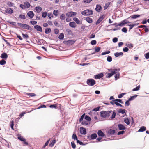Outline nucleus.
<instances>
[{"mask_svg":"<svg viewBox=\"0 0 149 149\" xmlns=\"http://www.w3.org/2000/svg\"><path fill=\"white\" fill-rule=\"evenodd\" d=\"M113 111H102L100 112L101 116L104 118H108L110 116V113L112 112Z\"/></svg>","mask_w":149,"mask_h":149,"instance_id":"obj_1","label":"nucleus"},{"mask_svg":"<svg viewBox=\"0 0 149 149\" xmlns=\"http://www.w3.org/2000/svg\"><path fill=\"white\" fill-rule=\"evenodd\" d=\"M18 26L21 28H22L24 29H27L31 31L32 30V28L29 25L25 24L18 23H17Z\"/></svg>","mask_w":149,"mask_h":149,"instance_id":"obj_2","label":"nucleus"},{"mask_svg":"<svg viewBox=\"0 0 149 149\" xmlns=\"http://www.w3.org/2000/svg\"><path fill=\"white\" fill-rule=\"evenodd\" d=\"M109 71L111 73H108L106 75V77L108 78H110L113 75L116 74V72L118 71L117 69H110L109 70Z\"/></svg>","mask_w":149,"mask_h":149,"instance_id":"obj_3","label":"nucleus"},{"mask_svg":"<svg viewBox=\"0 0 149 149\" xmlns=\"http://www.w3.org/2000/svg\"><path fill=\"white\" fill-rule=\"evenodd\" d=\"M24 4H21L20 5V7L22 9L28 8L31 6L30 4L27 1L24 2Z\"/></svg>","mask_w":149,"mask_h":149,"instance_id":"obj_4","label":"nucleus"},{"mask_svg":"<svg viewBox=\"0 0 149 149\" xmlns=\"http://www.w3.org/2000/svg\"><path fill=\"white\" fill-rule=\"evenodd\" d=\"M81 14L84 15H91L93 14V11L91 10H86L81 12Z\"/></svg>","mask_w":149,"mask_h":149,"instance_id":"obj_5","label":"nucleus"},{"mask_svg":"<svg viewBox=\"0 0 149 149\" xmlns=\"http://www.w3.org/2000/svg\"><path fill=\"white\" fill-rule=\"evenodd\" d=\"M86 82L88 85L90 86H93L96 83L95 81L92 79H88L87 80Z\"/></svg>","mask_w":149,"mask_h":149,"instance_id":"obj_6","label":"nucleus"},{"mask_svg":"<svg viewBox=\"0 0 149 149\" xmlns=\"http://www.w3.org/2000/svg\"><path fill=\"white\" fill-rule=\"evenodd\" d=\"M77 13L75 12L72 11H70L68 12L66 14V16L68 17H71L76 16Z\"/></svg>","mask_w":149,"mask_h":149,"instance_id":"obj_7","label":"nucleus"},{"mask_svg":"<svg viewBox=\"0 0 149 149\" xmlns=\"http://www.w3.org/2000/svg\"><path fill=\"white\" fill-rule=\"evenodd\" d=\"M104 15H103L100 16L96 23V24L97 25L99 24L104 18Z\"/></svg>","mask_w":149,"mask_h":149,"instance_id":"obj_8","label":"nucleus"},{"mask_svg":"<svg viewBox=\"0 0 149 149\" xmlns=\"http://www.w3.org/2000/svg\"><path fill=\"white\" fill-rule=\"evenodd\" d=\"M27 15L31 19L34 16V13L31 11L28 12L27 13Z\"/></svg>","mask_w":149,"mask_h":149,"instance_id":"obj_9","label":"nucleus"},{"mask_svg":"<svg viewBox=\"0 0 149 149\" xmlns=\"http://www.w3.org/2000/svg\"><path fill=\"white\" fill-rule=\"evenodd\" d=\"M80 133L82 134L85 135L86 134V129L81 127L80 128Z\"/></svg>","mask_w":149,"mask_h":149,"instance_id":"obj_10","label":"nucleus"},{"mask_svg":"<svg viewBox=\"0 0 149 149\" xmlns=\"http://www.w3.org/2000/svg\"><path fill=\"white\" fill-rule=\"evenodd\" d=\"M34 28L37 31L42 32V29L41 27L38 25H36L34 26Z\"/></svg>","mask_w":149,"mask_h":149,"instance_id":"obj_11","label":"nucleus"},{"mask_svg":"<svg viewBox=\"0 0 149 149\" xmlns=\"http://www.w3.org/2000/svg\"><path fill=\"white\" fill-rule=\"evenodd\" d=\"M5 11L6 13L8 14H12L13 13V10L10 8H7Z\"/></svg>","mask_w":149,"mask_h":149,"instance_id":"obj_12","label":"nucleus"},{"mask_svg":"<svg viewBox=\"0 0 149 149\" xmlns=\"http://www.w3.org/2000/svg\"><path fill=\"white\" fill-rule=\"evenodd\" d=\"M102 9V7L100 5L97 4L96 5L95 9L97 12H100L101 10Z\"/></svg>","mask_w":149,"mask_h":149,"instance_id":"obj_13","label":"nucleus"},{"mask_svg":"<svg viewBox=\"0 0 149 149\" xmlns=\"http://www.w3.org/2000/svg\"><path fill=\"white\" fill-rule=\"evenodd\" d=\"M103 76L104 74L102 73H101L96 75L95 76V78L96 79H100L103 77Z\"/></svg>","mask_w":149,"mask_h":149,"instance_id":"obj_14","label":"nucleus"},{"mask_svg":"<svg viewBox=\"0 0 149 149\" xmlns=\"http://www.w3.org/2000/svg\"><path fill=\"white\" fill-rule=\"evenodd\" d=\"M98 135L100 137H104L105 136V134L103 132L100 130H98L97 132Z\"/></svg>","mask_w":149,"mask_h":149,"instance_id":"obj_15","label":"nucleus"},{"mask_svg":"<svg viewBox=\"0 0 149 149\" xmlns=\"http://www.w3.org/2000/svg\"><path fill=\"white\" fill-rule=\"evenodd\" d=\"M118 127L119 130H125L126 128L122 124H118Z\"/></svg>","mask_w":149,"mask_h":149,"instance_id":"obj_16","label":"nucleus"},{"mask_svg":"<svg viewBox=\"0 0 149 149\" xmlns=\"http://www.w3.org/2000/svg\"><path fill=\"white\" fill-rule=\"evenodd\" d=\"M130 23V22H129V21H128L123 20L122 22L118 24V26H120L125 24H127L128 23L129 24Z\"/></svg>","mask_w":149,"mask_h":149,"instance_id":"obj_17","label":"nucleus"},{"mask_svg":"<svg viewBox=\"0 0 149 149\" xmlns=\"http://www.w3.org/2000/svg\"><path fill=\"white\" fill-rule=\"evenodd\" d=\"M8 56L7 54L5 52L2 53L1 55V58L6 60Z\"/></svg>","mask_w":149,"mask_h":149,"instance_id":"obj_18","label":"nucleus"},{"mask_svg":"<svg viewBox=\"0 0 149 149\" xmlns=\"http://www.w3.org/2000/svg\"><path fill=\"white\" fill-rule=\"evenodd\" d=\"M115 131L114 130L110 129L108 131V133L109 134L112 135L114 134Z\"/></svg>","mask_w":149,"mask_h":149,"instance_id":"obj_19","label":"nucleus"},{"mask_svg":"<svg viewBox=\"0 0 149 149\" xmlns=\"http://www.w3.org/2000/svg\"><path fill=\"white\" fill-rule=\"evenodd\" d=\"M69 26L71 27L75 28L76 27V25L74 22H71L69 23Z\"/></svg>","mask_w":149,"mask_h":149,"instance_id":"obj_20","label":"nucleus"},{"mask_svg":"<svg viewBox=\"0 0 149 149\" xmlns=\"http://www.w3.org/2000/svg\"><path fill=\"white\" fill-rule=\"evenodd\" d=\"M35 10L38 13H39L42 11V8L40 6L36 7L35 8Z\"/></svg>","mask_w":149,"mask_h":149,"instance_id":"obj_21","label":"nucleus"},{"mask_svg":"<svg viewBox=\"0 0 149 149\" xmlns=\"http://www.w3.org/2000/svg\"><path fill=\"white\" fill-rule=\"evenodd\" d=\"M146 130V127L145 126L141 127L140 129L138 130V132H143Z\"/></svg>","mask_w":149,"mask_h":149,"instance_id":"obj_22","label":"nucleus"},{"mask_svg":"<svg viewBox=\"0 0 149 149\" xmlns=\"http://www.w3.org/2000/svg\"><path fill=\"white\" fill-rule=\"evenodd\" d=\"M66 31L69 35H71L73 36V33L72 31L69 29H67L66 30Z\"/></svg>","mask_w":149,"mask_h":149,"instance_id":"obj_23","label":"nucleus"},{"mask_svg":"<svg viewBox=\"0 0 149 149\" xmlns=\"http://www.w3.org/2000/svg\"><path fill=\"white\" fill-rule=\"evenodd\" d=\"M75 42V40H69L67 41V44L69 45H72L74 44Z\"/></svg>","mask_w":149,"mask_h":149,"instance_id":"obj_24","label":"nucleus"},{"mask_svg":"<svg viewBox=\"0 0 149 149\" xmlns=\"http://www.w3.org/2000/svg\"><path fill=\"white\" fill-rule=\"evenodd\" d=\"M126 45L127 47L131 49H132L133 47V44L131 43H126Z\"/></svg>","mask_w":149,"mask_h":149,"instance_id":"obj_25","label":"nucleus"},{"mask_svg":"<svg viewBox=\"0 0 149 149\" xmlns=\"http://www.w3.org/2000/svg\"><path fill=\"white\" fill-rule=\"evenodd\" d=\"M97 137V135L96 134L94 133L91 134L90 136L91 139H95Z\"/></svg>","mask_w":149,"mask_h":149,"instance_id":"obj_26","label":"nucleus"},{"mask_svg":"<svg viewBox=\"0 0 149 149\" xmlns=\"http://www.w3.org/2000/svg\"><path fill=\"white\" fill-rule=\"evenodd\" d=\"M86 20L88 22L90 23H92L93 22L92 19L89 17H87L86 19Z\"/></svg>","mask_w":149,"mask_h":149,"instance_id":"obj_27","label":"nucleus"},{"mask_svg":"<svg viewBox=\"0 0 149 149\" xmlns=\"http://www.w3.org/2000/svg\"><path fill=\"white\" fill-rule=\"evenodd\" d=\"M140 15H134L131 16L130 17L132 19H135L137 17H140Z\"/></svg>","mask_w":149,"mask_h":149,"instance_id":"obj_28","label":"nucleus"},{"mask_svg":"<svg viewBox=\"0 0 149 149\" xmlns=\"http://www.w3.org/2000/svg\"><path fill=\"white\" fill-rule=\"evenodd\" d=\"M100 49H101V48L100 47H95V52L94 53H93V54L95 53L98 52L100 50Z\"/></svg>","mask_w":149,"mask_h":149,"instance_id":"obj_29","label":"nucleus"},{"mask_svg":"<svg viewBox=\"0 0 149 149\" xmlns=\"http://www.w3.org/2000/svg\"><path fill=\"white\" fill-rule=\"evenodd\" d=\"M51 28H49L45 29V32L46 34H48L51 32Z\"/></svg>","mask_w":149,"mask_h":149,"instance_id":"obj_30","label":"nucleus"},{"mask_svg":"<svg viewBox=\"0 0 149 149\" xmlns=\"http://www.w3.org/2000/svg\"><path fill=\"white\" fill-rule=\"evenodd\" d=\"M60 18L61 20H64L65 18V15L63 14L60 16Z\"/></svg>","mask_w":149,"mask_h":149,"instance_id":"obj_31","label":"nucleus"},{"mask_svg":"<svg viewBox=\"0 0 149 149\" xmlns=\"http://www.w3.org/2000/svg\"><path fill=\"white\" fill-rule=\"evenodd\" d=\"M123 55V53L122 52H120L119 53H116L114 54L115 56L116 57H118L120 55L122 56Z\"/></svg>","mask_w":149,"mask_h":149,"instance_id":"obj_32","label":"nucleus"},{"mask_svg":"<svg viewBox=\"0 0 149 149\" xmlns=\"http://www.w3.org/2000/svg\"><path fill=\"white\" fill-rule=\"evenodd\" d=\"M56 142V141L55 140H53L51 143L50 144H49V146L51 147H53L54 144Z\"/></svg>","mask_w":149,"mask_h":149,"instance_id":"obj_33","label":"nucleus"},{"mask_svg":"<svg viewBox=\"0 0 149 149\" xmlns=\"http://www.w3.org/2000/svg\"><path fill=\"white\" fill-rule=\"evenodd\" d=\"M73 19L77 24H79L80 22V21L79 20V19L76 17L74 18Z\"/></svg>","mask_w":149,"mask_h":149,"instance_id":"obj_34","label":"nucleus"},{"mask_svg":"<svg viewBox=\"0 0 149 149\" xmlns=\"http://www.w3.org/2000/svg\"><path fill=\"white\" fill-rule=\"evenodd\" d=\"M7 5L8 6L11 7L13 6L14 4L12 2H9L7 3Z\"/></svg>","mask_w":149,"mask_h":149,"instance_id":"obj_35","label":"nucleus"},{"mask_svg":"<svg viewBox=\"0 0 149 149\" xmlns=\"http://www.w3.org/2000/svg\"><path fill=\"white\" fill-rule=\"evenodd\" d=\"M125 111L126 110L125 109H119L118 112L120 113L123 114L125 113Z\"/></svg>","mask_w":149,"mask_h":149,"instance_id":"obj_36","label":"nucleus"},{"mask_svg":"<svg viewBox=\"0 0 149 149\" xmlns=\"http://www.w3.org/2000/svg\"><path fill=\"white\" fill-rule=\"evenodd\" d=\"M120 75L119 73H118L116 74L115 76V79L116 80H117L120 77Z\"/></svg>","mask_w":149,"mask_h":149,"instance_id":"obj_37","label":"nucleus"},{"mask_svg":"<svg viewBox=\"0 0 149 149\" xmlns=\"http://www.w3.org/2000/svg\"><path fill=\"white\" fill-rule=\"evenodd\" d=\"M58 11L57 10H54L53 11V14L56 16H57L58 15Z\"/></svg>","mask_w":149,"mask_h":149,"instance_id":"obj_38","label":"nucleus"},{"mask_svg":"<svg viewBox=\"0 0 149 149\" xmlns=\"http://www.w3.org/2000/svg\"><path fill=\"white\" fill-rule=\"evenodd\" d=\"M137 95H134L133 96H131L130 98H129L128 100L129 101H131L134 99H135L137 97Z\"/></svg>","mask_w":149,"mask_h":149,"instance_id":"obj_39","label":"nucleus"},{"mask_svg":"<svg viewBox=\"0 0 149 149\" xmlns=\"http://www.w3.org/2000/svg\"><path fill=\"white\" fill-rule=\"evenodd\" d=\"M140 85H139L138 86L136 87L135 88L133 89H132V91H138L140 89Z\"/></svg>","mask_w":149,"mask_h":149,"instance_id":"obj_40","label":"nucleus"},{"mask_svg":"<svg viewBox=\"0 0 149 149\" xmlns=\"http://www.w3.org/2000/svg\"><path fill=\"white\" fill-rule=\"evenodd\" d=\"M85 119L88 121H90L91 120V118L87 115L85 116Z\"/></svg>","mask_w":149,"mask_h":149,"instance_id":"obj_41","label":"nucleus"},{"mask_svg":"<svg viewBox=\"0 0 149 149\" xmlns=\"http://www.w3.org/2000/svg\"><path fill=\"white\" fill-rule=\"evenodd\" d=\"M126 94V93H122L119 95H118V97L119 98H121L123 97V96L125 94Z\"/></svg>","mask_w":149,"mask_h":149,"instance_id":"obj_42","label":"nucleus"},{"mask_svg":"<svg viewBox=\"0 0 149 149\" xmlns=\"http://www.w3.org/2000/svg\"><path fill=\"white\" fill-rule=\"evenodd\" d=\"M22 35L24 38L27 39L29 38L28 35L27 34H24V33H22Z\"/></svg>","mask_w":149,"mask_h":149,"instance_id":"obj_43","label":"nucleus"},{"mask_svg":"<svg viewBox=\"0 0 149 149\" xmlns=\"http://www.w3.org/2000/svg\"><path fill=\"white\" fill-rule=\"evenodd\" d=\"M47 15V12L46 11L42 13V15L43 17L45 18L46 17Z\"/></svg>","mask_w":149,"mask_h":149,"instance_id":"obj_44","label":"nucleus"},{"mask_svg":"<svg viewBox=\"0 0 149 149\" xmlns=\"http://www.w3.org/2000/svg\"><path fill=\"white\" fill-rule=\"evenodd\" d=\"M6 63V61L3 59H2L0 61V64L1 65H4Z\"/></svg>","mask_w":149,"mask_h":149,"instance_id":"obj_45","label":"nucleus"},{"mask_svg":"<svg viewBox=\"0 0 149 149\" xmlns=\"http://www.w3.org/2000/svg\"><path fill=\"white\" fill-rule=\"evenodd\" d=\"M19 17L21 19H25L26 18L25 16L24 15L20 14L19 15Z\"/></svg>","mask_w":149,"mask_h":149,"instance_id":"obj_46","label":"nucleus"},{"mask_svg":"<svg viewBox=\"0 0 149 149\" xmlns=\"http://www.w3.org/2000/svg\"><path fill=\"white\" fill-rule=\"evenodd\" d=\"M47 16L49 19H51V18L53 17V14L51 13H48Z\"/></svg>","mask_w":149,"mask_h":149,"instance_id":"obj_47","label":"nucleus"},{"mask_svg":"<svg viewBox=\"0 0 149 149\" xmlns=\"http://www.w3.org/2000/svg\"><path fill=\"white\" fill-rule=\"evenodd\" d=\"M72 139L77 140L78 139L77 136L75 133H74L72 136Z\"/></svg>","mask_w":149,"mask_h":149,"instance_id":"obj_48","label":"nucleus"},{"mask_svg":"<svg viewBox=\"0 0 149 149\" xmlns=\"http://www.w3.org/2000/svg\"><path fill=\"white\" fill-rule=\"evenodd\" d=\"M124 122L128 125L130 123L129 119L127 118H126L124 120Z\"/></svg>","mask_w":149,"mask_h":149,"instance_id":"obj_49","label":"nucleus"},{"mask_svg":"<svg viewBox=\"0 0 149 149\" xmlns=\"http://www.w3.org/2000/svg\"><path fill=\"white\" fill-rule=\"evenodd\" d=\"M27 95L30 97H33L36 95V94L33 93H27Z\"/></svg>","mask_w":149,"mask_h":149,"instance_id":"obj_50","label":"nucleus"},{"mask_svg":"<svg viewBox=\"0 0 149 149\" xmlns=\"http://www.w3.org/2000/svg\"><path fill=\"white\" fill-rule=\"evenodd\" d=\"M64 37V35L62 33H61L59 36L58 38L60 39H63Z\"/></svg>","mask_w":149,"mask_h":149,"instance_id":"obj_51","label":"nucleus"},{"mask_svg":"<svg viewBox=\"0 0 149 149\" xmlns=\"http://www.w3.org/2000/svg\"><path fill=\"white\" fill-rule=\"evenodd\" d=\"M18 139L19 140H20L21 141H22L23 140H24V138H23V137H22V136L19 135H18V136L17 137Z\"/></svg>","mask_w":149,"mask_h":149,"instance_id":"obj_52","label":"nucleus"},{"mask_svg":"<svg viewBox=\"0 0 149 149\" xmlns=\"http://www.w3.org/2000/svg\"><path fill=\"white\" fill-rule=\"evenodd\" d=\"M85 114L84 113L81 116L79 120V121L80 122H81V121H83V118L85 116Z\"/></svg>","mask_w":149,"mask_h":149,"instance_id":"obj_53","label":"nucleus"},{"mask_svg":"<svg viewBox=\"0 0 149 149\" xmlns=\"http://www.w3.org/2000/svg\"><path fill=\"white\" fill-rule=\"evenodd\" d=\"M10 125L11 128L13 129L14 130L13 126H14V121L13 120L10 122Z\"/></svg>","mask_w":149,"mask_h":149,"instance_id":"obj_54","label":"nucleus"},{"mask_svg":"<svg viewBox=\"0 0 149 149\" xmlns=\"http://www.w3.org/2000/svg\"><path fill=\"white\" fill-rule=\"evenodd\" d=\"M71 144L72 147L74 149L76 148V146L75 144L74 143V142H71Z\"/></svg>","mask_w":149,"mask_h":149,"instance_id":"obj_55","label":"nucleus"},{"mask_svg":"<svg viewBox=\"0 0 149 149\" xmlns=\"http://www.w3.org/2000/svg\"><path fill=\"white\" fill-rule=\"evenodd\" d=\"M112 113H112V116H111V118L112 119H113L115 117L116 113L114 111H113Z\"/></svg>","mask_w":149,"mask_h":149,"instance_id":"obj_56","label":"nucleus"},{"mask_svg":"<svg viewBox=\"0 0 149 149\" xmlns=\"http://www.w3.org/2000/svg\"><path fill=\"white\" fill-rule=\"evenodd\" d=\"M57 107V105L56 104H53L50 105L49 107L51 108H56Z\"/></svg>","mask_w":149,"mask_h":149,"instance_id":"obj_57","label":"nucleus"},{"mask_svg":"<svg viewBox=\"0 0 149 149\" xmlns=\"http://www.w3.org/2000/svg\"><path fill=\"white\" fill-rule=\"evenodd\" d=\"M112 58L111 56H109L107 57V60L108 61L110 62L112 61Z\"/></svg>","mask_w":149,"mask_h":149,"instance_id":"obj_58","label":"nucleus"},{"mask_svg":"<svg viewBox=\"0 0 149 149\" xmlns=\"http://www.w3.org/2000/svg\"><path fill=\"white\" fill-rule=\"evenodd\" d=\"M114 101L116 102H117L121 104L123 103V102L122 101V100L120 99H116L114 100Z\"/></svg>","mask_w":149,"mask_h":149,"instance_id":"obj_59","label":"nucleus"},{"mask_svg":"<svg viewBox=\"0 0 149 149\" xmlns=\"http://www.w3.org/2000/svg\"><path fill=\"white\" fill-rule=\"evenodd\" d=\"M128 25L130 26L129 29H132L135 25V24H128Z\"/></svg>","mask_w":149,"mask_h":149,"instance_id":"obj_60","label":"nucleus"},{"mask_svg":"<svg viewBox=\"0 0 149 149\" xmlns=\"http://www.w3.org/2000/svg\"><path fill=\"white\" fill-rule=\"evenodd\" d=\"M96 43H97L96 41L95 40H92L91 42V44L92 45H95L96 44Z\"/></svg>","mask_w":149,"mask_h":149,"instance_id":"obj_61","label":"nucleus"},{"mask_svg":"<svg viewBox=\"0 0 149 149\" xmlns=\"http://www.w3.org/2000/svg\"><path fill=\"white\" fill-rule=\"evenodd\" d=\"M145 55L146 59H148L149 58V52L146 53Z\"/></svg>","mask_w":149,"mask_h":149,"instance_id":"obj_62","label":"nucleus"},{"mask_svg":"<svg viewBox=\"0 0 149 149\" xmlns=\"http://www.w3.org/2000/svg\"><path fill=\"white\" fill-rule=\"evenodd\" d=\"M125 131H122L119 132L118 133V135H119L120 134H123L124 133Z\"/></svg>","mask_w":149,"mask_h":149,"instance_id":"obj_63","label":"nucleus"},{"mask_svg":"<svg viewBox=\"0 0 149 149\" xmlns=\"http://www.w3.org/2000/svg\"><path fill=\"white\" fill-rule=\"evenodd\" d=\"M54 33L57 34H58V33H59V30L57 29H54Z\"/></svg>","mask_w":149,"mask_h":149,"instance_id":"obj_64","label":"nucleus"}]
</instances>
